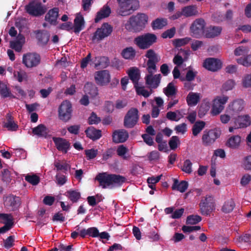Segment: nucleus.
I'll return each instance as SVG.
<instances>
[{
  "instance_id": "nucleus-34",
  "label": "nucleus",
  "mask_w": 251,
  "mask_h": 251,
  "mask_svg": "<svg viewBox=\"0 0 251 251\" xmlns=\"http://www.w3.org/2000/svg\"><path fill=\"white\" fill-rule=\"evenodd\" d=\"M85 133L88 137L93 140L98 139L101 136L100 130H97L93 127L88 128L85 130Z\"/></svg>"
},
{
  "instance_id": "nucleus-26",
  "label": "nucleus",
  "mask_w": 251,
  "mask_h": 251,
  "mask_svg": "<svg viewBox=\"0 0 251 251\" xmlns=\"http://www.w3.org/2000/svg\"><path fill=\"white\" fill-rule=\"evenodd\" d=\"M111 13V9L107 5H104L99 11L97 13L95 22H99L102 19L108 17Z\"/></svg>"
},
{
  "instance_id": "nucleus-35",
  "label": "nucleus",
  "mask_w": 251,
  "mask_h": 251,
  "mask_svg": "<svg viewBox=\"0 0 251 251\" xmlns=\"http://www.w3.org/2000/svg\"><path fill=\"white\" fill-rule=\"evenodd\" d=\"M241 142V137L238 135L232 136L230 137L226 142V146L232 149L237 148Z\"/></svg>"
},
{
  "instance_id": "nucleus-45",
  "label": "nucleus",
  "mask_w": 251,
  "mask_h": 251,
  "mask_svg": "<svg viewBox=\"0 0 251 251\" xmlns=\"http://www.w3.org/2000/svg\"><path fill=\"white\" fill-rule=\"evenodd\" d=\"M0 222L4 225L11 224L13 226V218L11 214H0Z\"/></svg>"
},
{
  "instance_id": "nucleus-18",
  "label": "nucleus",
  "mask_w": 251,
  "mask_h": 251,
  "mask_svg": "<svg viewBox=\"0 0 251 251\" xmlns=\"http://www.w3.org/2000/svg\"><path fill=\"white\" fill-rule=\"evenodd\" d=\"M221 61L214 58H209L206 59L203 62V66L206 69L215 72L220 69L222 67Z\"/></svg>"
},
{
  "instance_id": "nucleus-14",
  "label": "nucleus",
  "mask_w": 251,
  "mask_h": 251,
  "mask_svg": "<svg viewBox=\"0 0 251 251\" xmlns=\"http://www.w3.org/2000/svg\"><path fill=\"white\" fill-rule=\"evenodd\" d=\"M221 135V131L217 128L204 131L202 136V144L204 146L212 144Z\"/></svg>"
},
{
  "instance_id": "nucleus-19",
  "label": "nucleus",
  "mask_w": 251,
  "mask_h": 251,
  "mask_svg": "<svg viewBox=\"0 0 251 251\" xmlns=\"http://www.w3.org/2000/svg\"><path fill=\"white\" fill-rule=\"evenodd\" d=\"M244 105L243 100L237 99L233 101L228 105L227 110L232 114H237L243 110Z\"/></svg>"
},
{
  "instance_id": "nucleus-50",
  "label": "nucleus",
  "mask_w": 251,
  "mask_h": 251,
  "mask_svg": "<svg viewBox=\"0 0 251 251\" xmlns=\"http://www.w3.org/2000/svg\"><path fill=\"white\" fill-rule=\"evenodd\" d=\"M238 64L245 67L251 66V54L247 56L245 58H240L237 59Z\"/></svg>"
},
{
  "instance_id": "nucleus-54",
  "label": "nucleus",
  "mask_w": 251,
  "mask_h": 251,
  "mask_svg": "<svg viewBox=\"0 0 251 251\" xmlns=\"http://www.w3.org/2000/svg\"><path fill=\"white\" fill-rule=\"evenodd\" d=\"M54 166L57 171L63 170L66 172L70 168V166L66 162L61 163L59 161L55 162L54 163Z\"/></svg>"
},
{
  "instance_id": "nucleus-40",
  "label": "nucleus",
  "mask_w": 251,
  "mask_h": 251,
  "mask_svg": "<svg viewBox=\"0 0 251 251\" xmlns=\"http://www.w3.org/2000/svg\"><path fill=\"white\" fill-rule=\"evenodd\" d=\"M167 24V21L164 18H157L151 24L153 29H161Z\"/></svg>"
},
{
  "instance_id": "nucleus-33",
  "label": "nucleus",
  "mask_w": 251,
  "mask_h": 251,
  "mask_svg": "<svg viewBox=\"0 0 251 251\" xmlns=\"http://www.w3.org/2000/svg\"><path fill=\"white\" fill-rule=\"evenodd\" d=\"M235 203L232 199H229L225 201L222 207L221 210L225 213H229L233 211Z\"/></svg>"
},
{
  "instance_id": "nucleus-43",
  "label": "nucleus",
  "mask_w": 251,
  "mask_h": 251,
  "mask_svg": "<svg viewBox=\"0 0 251 251\" xmlns=\"http://www.w3.org/2000/svg\"><path fill=\"white\" fill-rule=\"evenodd\" d=\"M65 196L68 197L69 199L73 202H76L80 197V194L79 192L75 191L70 190L67 191L65 194Z\"/></svg>"
},
{
  "instance_id": "nucleus-21",
  "label": "nucleus",
  "mask_w": 251,
  "mask_h": 251,
  "mask_svg": "<svg viewBox=\"0 0 251 251\" xmlns=\"http://www.w3.org/2000/svg\"><path fill=\"white\" fill-rule=\"evenodd\" d=\"M222 31L221 26L210 25L205 29L204 37L207 38H214L219 36Z\"/></svg>"
},
{
  "instance_id": "nucleus-48",
  "label": "nucleus",
  "mask_w": 251,
  "mask_h": 251,
  "mask_svg": "<svg viewBox=\"0 0 251 251\" xmlns=\"http://www.w3.org/2000/svg\"><path fill=\"white\" fill-rule=\"evenodd\" d=\"M25 180L33 185H36L38 184L40 181V178L39 176L36 175H27L25 176Z\"/></svg>"
},
{
  "instance_id": "nucleus-13",
  "label": "nucleus",
  "mask_w": 251,
  "mask_h": 251,
  "mask_svg": "<svg viewBox=\"0 0 251 251\" xmlns=\"http://www.w3.org/2000/svg\"><path fill=\"white\" fill-rule=\"evenodd\" d=\"M139 120L138 111L135 108H131L127 112L124 118V126L128 128L133 127Z\"/></svg>"
},
{
  "instance_id": "nucleus-30",
  "label": "nucleus",
  "mask_w": 251,
  "mask_h": 251,
  "mask_svg": "<svg viewBox=\"0 0 251 251\" xmlns=\"http://www.w3.org/2000/svg\"><path fill=\"white\" fill-rule=\"evenodd\" d=\"M6 118L7 121L4 124V127H6L8 130L10 131L17 130L18 126L15 123L13 117L12 116L11 114L10 113H7Z\"/></svg>"
},
{
  "instance_id": "nucleus-55",
  "label": "nucleus",
  "mask_w": 251,
  "mask_h": 251,
  "mask_svg": "<svg viewBox=\"0 0 251 251\" xmlns=\"http://www.w3.org/2000/svg\"><path fill=\"white\" fill-rule=\"evenodd\" d=\"M14 77L19 81L22 82L23 80H26L27 78V75L25 72H14Z\"/></svg>"
},
{
  "instance_id": "nucleus-28",
  "label": "nucleus",
  "mask_w": 251,
  "mask_h": 251,
  "mask_svg": "<svg viewBox=\"0 0 251 251\" xmlns=\"http://www.w3.org/2000/svg\"><path fill=\"white\" fill-rule=\"evenodd\" d=\"M84 27V21L83 16L77 14L74 20V31L79 33Z\"/></svg>"
},
{
  "instance_id": "nucleus-41",
  "label": "nucleus",
  "mask_w": 251,
  "mask_h": 251,
  "mask_svg": "<svg viewBox=\"0 0 251 251\" xmlns=\"http://www.w3.org/2000/svg\"><path fill=\"white\" fill-rule=\"evenodd\" d=\"M205 125L203 121H197L194 125L192 128V133L194 136H197L203 129Z\"/></svg>"
},
{
  "instance_id": "nucleus-56",
  "label": "nucleus",
  "mask_w": 251,
  "mask_h": 251,
  "mask_svg": "<svg viewBox=\"0 0 251 251\" xmlns=\"http://www.w3.org/2000/svg\"><path fill=\"white\" fill-rule=\"evenodd\" d=\"M249 49L246 47H239L234 50V54L236 56L244 55L248 52Z\"/></svg>"
},
{
  "instance_id": "nucleus-23",
  "label": "nucleus",
  "mask_w": 251,
  "mask_h": 251,
  "mask_svg": "<svg viewBox=\"0 0 251 251\" xmlns=\"http://www.w3.org/2000/svg\"><path fill=\"white\" fill-rule=\"evenodd\" d=\"M128 137V133L124 129L115 131L113 134V141L116 143H123Z\"/></svg>"
},
{
  "instance_id": "nucleus-42",
  "label": "nucleus",
  "mask_w": 251,
  "mask_h": 251,
  "mask_svg": "<svg viewBox=\"0 0 251 251\" xmlns=\"http://www.w3.org/2000/svg\"><path fill=\"white\" fill-rule=\"evenodd\" d=\"M49 34L46 31H38L36 33V38L41 44H46L49 40Z\"/></svg>"
},
{
  "instance_id": "nucleus-52",
  "label": "nucleus",
  "mask_w": 251,
  "mask_h": 251,
  "mask_svg": "<svg viewBox=\"0 0 251 251\" xmlns=\"http://www.w3.org/2000/svg\"><path fill=\"white\" fill-rule=\"evenodd\" d=\"M192 163L189 159H186L183 163L181 167L182 171L187 174H191L192 172Z\"/></svg>"
},
{
  "instance_id": "nucleus-12",
  "label": "nucleus",
  "mask_w": 251,
  "mask_h": 251,
  "mask_svg": "<svg viewBox=\"0 0 251 251\" xmlns=\"http://www.w3.org/2000/svg\"><path fill=\"white\" fill-rule=\"evenodd\" d=\"M72 108L71 102L68 100L63 101L58 109V116L60 120L67 122L72 117Z\"/></svg>"
},
{
  "instance_id": "nucleus-31",
  "label": "nucleus",
  "mask_w": 251,
  "mask_h": 251,
  "mask_svg": "<svg viewBox=\"0 0 251 251\" xmlns=\"http://www.w3.org/2000/svg\"><path fill=\"white\" fill-rule=\"evenodd\" d=\"M200 99V94L199 93L190 92L186 98V101L189 105H196Z\"/></svg>"
},
{
  "instance_id": "nucleus-58",
  "label": "nucleus",
  "mask_w": 251,
  "mask_h": 251,
  "mask_svg": "<svg viewBox=\"0 0 251 251\" xmlns=\"http://www.w3.org/2000/svg\"><path fill=\"white\" fill-rule=\"evenodd\" d=\"M242 85L245 88L251 87V74L246 75L243 77Z\"/></svg>"
},
{
  "instance_id": "nucleus-60",
  "label": "nucleus",
  "mask_w": 251,
  "mask_h": 251,
  "mask_svg": "<svg viewBox=\"0 0 251 251\" xmlns=\"http://www.w3.org/2000/svg\"><path fill=\"white\" fill-rule=\"evenodd\" d=\"M56 183L59 185H64L67 181L66 176L61 174H57L56 175Z\"/></svg>"
},
{
  "instance_id": "nucleus-57",
  "label": "nucleus",
  "mask_w": 251,
  "mask_h": 251,
  "mask_svg": "<svg viewBox=\"0 0 251 251\" xmlns=\"http://www.w3.org/2000/svg\"><path fill=\"white\" fill-rule=\"evenodd\" d=\"M179 138L176 136L172 137L169 142V145L172 150H175L177 147L178 143H179Z\"/></svg>"
},
{
  "instance_id": "nucleus-36",
  "label": "nucleus",
  "mask_w": 251,
  "mask_h": 251,
  "mask_svg": "<svg viewBox=\"0 0 251 251\" xmlns=\"http://www.w3.org/2000/svg\"><path fill=\"white\" fill-rule=\"evenodd\" d=\"M128 75L134 83V87H135V85H139L138 81L140 78V72L137 68H132L131 69L128 71Z\"/></svg>"
},
{
  "instance_id": "nucleus-10",
  "label": "nucleus",
  "mask_w": 251,
  "mask_h": 251,
  "mask_svg": "<svg viewBox=\"0 0 251 251\" xmlns=\"http://www.w3.org/2000/svg\"><path fill=\"white\" fill-rule=\"evenodd\" d=\"M199 205L201 213L203 215H210L215 209L214 200L211 196H206L202 198Z\"/></svg>"
},
{
  "instance_id": "nucleus-15",
  "label": "nucleus",
  "mask_w": 251,
  "mask_h": 251,
  "mask_svg": "<svg viewBox=\"0 0 251 251\" xmlns=\"http://www.w3.org/2000/svg\"><path fill=\"white\" fill-rule=\"evenodd\" d=\"M40 56L36 53H28L23 57V63L27 68L35 67L40 64Z\"/></svg>"
},
{
  "instance_id": "nucleus-8",
  "label": "nucleus",
  "mask_w": 251,
  "mask_h": 251,
  "mask_svg": "<svg viewBox=\"0 0 251 251\" xmlns=\"http://www.w3.org/2000/svg\"><path fill=\"white\" fill-rule=\"evenodd\" d=\"M206 23L202 18L196 19L191 24L190 31L192 36L199 38L201 36H204Z\"/></svg>"
},
{
  "instance_id": "nucleus-44",
  "label": "nucleus",
  "mask_w": 251,
  "mask_h": 251,
  "mask_svg": "<svg viewBox=\"0 0 251 251\" xmlns=\"http://www.w3.org/2000/svg\"><path fill=\"white\" fill-rule=\"evenodd\" d=\"M163 92L168 97H173L176 94V89L172 83H169L167 86L164 88Z\"/></svg>"
},
{
  "instance_id": "nucleus-37",
  "label": "nucleus",
  "mask_w": 251,
  "mask_h": 251,
  "mask_svg": "<svg viewBox=\"0 0 251 251\" xmlns=\"http://www.w3.org/2000/svg\"><path fill=\"white\" fill-rule=\"evenodd\" d=\"M121 54L126 59H132L136 55V51L131 47H127L123 50Z\"/></svg>"
},
{
  "instance_id": "nucleus-2",
  "label": "nucleus",
  "mask_w": 251,
  "mask_h": 251,
  "mask_svg": "<svg viewBox=\"0 0 251 251\" xmlns=\"http://www.w3.org/2000/svg\"><path fill=\"white\" fill-rule=\"evenodd\" d=\"M148 17L143 13H138L131 16L125 24V28L130 31L137 32L141 30L147 24Z\"/></svg>"
},
{
  "instance_id": "nucleus-5",
  "label": "nucleus",
  "mask_w": 251,
  "mask_h": 251,
  "mask_svg": "<svg viewBox=\"0 0 251 251\" xmlns=\"http://www.w3.org/2000/svg\"><path fill=\"white\" fill-rule=\"evenodd\" d=\"M119 4V14L125 16L129 15L131 12L136 10L138 7L136 0H117Z\"/></svg>"
},
{
  "instance_id": "nucleus-63",
  "label": "nucleus",
  "mask_w": 251,
  "mask_h": 251,
  "mask_svg": "<svg viewBox=\"0 0 251 251\" xmlns=\"http://www.w3.org/2000/svg\"><path fill=\"white\" fill-rule=\"evenodd\" d=\"M235 86V82L231 79L227 80L223 85V89L227 91L232 89Z\"/></svg>"
},
{
  "instance_id": "nucleus-39",
  "label": "nucleus",
  "mask_w": 251,
  "mask_h": 251,
  "mask_svg": "<svg viewBox=\"0 0 251 251\" xmlns=\"http://www.w3.org/2000/svg\"><path fill=\"white\" fill-rule=\"evenodd\" d=\"M84 91L92 97H95L98 94V90L96 86L91 83H87L84 86Z\"/></svg>"
},
{
  "instance_id": "nucleus-47",
  "label": "nucleus",
  "mask_w": 251,
  "mask_h": 251,
  "mask_svg": "<svg viewBox=\"0 0 251 251\" xmlns=\"http://www.w3.org/2000/svg\"><path fill=\"white\" fill-rule=\"evenodd\" d=\"M191 40V39L189 37L177 39L173 41V44L176 47H180L187 44Z\"/></svg>"
},
{
  "instance_id": "nucleus-11",
  "label": "nucleus",
  "mask_w": 251,
  "mask_h": 251,
  "mask_svg": "<svg viewBox=\"0 0 251 251\" xmlns=\"http://www.w3.org/2000/svg\"><path fill=\"white\" fill-rule=\"evenodd\" d=\"M228 97L226 96H218L213 100L211 114L217 116L221 113L225 108V104L227 102Z\"/></svg>"
},
{
  "instance_id": "nucleus-20",
  "label": "nucleus",
  "mask_w": 251,
  "mask_h": 251,
  "mask_svg": "<svg viewBox=\"0 0 251 251\" xmlns=\"http://www.w3.org/2000/svg\"><path fill=\"white\" fill-rule=\"evenodd\" d=\"M52 139L58 151L67 153L70 146L69 141L60 137H53Z\"/></svg>"
},
{
  "instance_id": "nucleus-53",
  "label": "nucleus",
  "mask_w": 251,
  "mask_h": 251,
  "mask_svg": "<svg viewBox=\"0 0 251 251\" xmlns=\"http://www.w3.org/2000/svg\"><path fill=\"white\" fill-rule=\"evenodd\" d=\"M176 113L179 114L180 112L178 110H177L176 112L169 111L166 114V118L170 121H178L181 117H178Z\"/></svg>"
},
{
  "instance_id": "nucleus-22",
  "label": "nucleus",
  "mask_w": 251,
  "mask_h": 251,
  "mask_svg": "<svg viewBox=\"0 0 251 251\" xmlns=\"http://www.w3.org/2000/svg\"><path fill=\"white\" fill-rule=\"evenodd\" d=\"M250 117L247 115H241L234 119L235 128H244L250 126Z\"/></svg>"
},
{
  "instance_id": "nucleus-61",
  "label": "nucleus",
  "mask_w": 251,
  "mask_h": 251,
  "mask_svg": "<svg viewBox=\"0 0 251 251\" xmlns=\"http://www.w3.org/2000/svg\"><path fill=\"white\" fill-rule=\"evenodd\" d=\"M10 46L12 49H14L17 52H20L22 50V44L20 41H11Z\"/></svg>"
},
{
  "instance_id": "nucleus-38",
  "label": "nucleus",
  "mask_w": 251,
  "mask_h": 251,
  "mask_svg": "<svg viewBox=\"0 0 251 251\" xmlns=\"http://www.w3.org/2000/svg\"><path fill=\"white\" fill-rule=\"evenodd\" d=\"M128 151V149L123 145L118 146L117 149V154L124 160H128L130 158Z\"/></svg>"
},
{
  "instance_id": "nucleus-29",
  "label": "nucleus",
  "mask_w": 251,
  "mask_h": 251,
  "mask_svg": "<svg viewBox=\"0 0 251 251\" xmlns=\"http://www.w3.org/2000/svg\"><path fill=\"white\" fill-rule=\"evenodd\" d=\"M183 16L186 17L195 16L198 14V7L195 5L185 6L182 8Z\"/></svg>"
},
{
  "instance_id": "nucleus-64",
  "label": "nucleus",
  "mask_w": 251,
  "mask_h": 251,
  "mask_svg": "<svg viewBox=\"0 0 251 251\" xmlns=\"http://www.w3.org/2000/svg\"><path fill=\"white\" fill-rule=\"evenodd\" d=\"M243 167L245 170H251V156L249 155L244 158Z\"/></svg>"
},
{
  "instance_id": "nucleus-17",
  "label": "nucleus",
  "mask_w": 251,
  "mask_h": 251,
  "mask_svg": "<svg viewBox=\"0 0 251 251\" xmlns=\"http://www.w3.org/2000/svg\"><path fill=\"white\" fill-rule=\"evenodd\" d=\"M161 79V75L160 74H147L145 77L146 84L151 90L156 89L159 86Z\"/></svg>"
},
{
  "instance_id": "nucleus-3",
  "label": "nucleus",
  "mask_w": 251,
  "mask_h": 251,
  "mask_svg": "<svg viewBox=\"0 0 251 251\" xmlns=\"http://www.w3.org/2000/svg\"><path fill=\"white\" fill-rule=\"evenodd\" d=\"M157 37L152 33H146L135 38L134 44L140 49L145 50L149 48L153 44L156 42Z\"/></svg>"
},
{
  "instance_id": "nucleus-1",
  "label": "nucleus",
  "mask_w": 251,
  "mask_h": 251,
  "mask_svg": "<svg viewBox=\"0 0 251 251\" xmlns=\"http://www.w3.org/2000/svg\"><path fill=\"white\" fill-rule=\"evenodd\" d=\"M95 179L99 181V185L104 189L121 186L126 181V177L123 176L107 173L99 174Z\"/></svg>"
},
{
  "instance_id": "nucleus-7",
  "label": "nucleus",
  "mask_w": 251,
  "mask_h": 251,
  "mask_svg": "<svg viewBox=\"0 0 251 251\" xmlns=\"http://www.w3.org/2000/svg\"><path fill=\"white\" fill-rule=\"evenodd\" d=\"M113 31V27L107 23H103L100 27L98 28L92 37L94 42H99L109 36Z\"/></svg>"
},
{
  "instance_id": "nucleus-27",
  "label": "nucleus",
  "mask_w": 251,
  "mask_h": 251,
  "mask_svg": "<svg viewBox=\"0 0 251 251\" xmlns=\"http://www.w3.org/2000/svg\"><path fill=\"white\" fill-rule=\"evenodd\" d=\"M32 132L39 137L46 138L49 134V130L44 125L40 124L32 129Z\"/></svg>"
},
{
  "instance_id": "nucleus-51",
  "label": "nucleus",
  "mask_w": 251,
  "mask_h": 251,
  "mask_svg": "<svg viewBox=\"0 0 251 251\" xmlns=\"http://www.w3.org/2000/svg\"><path fill=\"white\" fill-rule=\"evenodd\" d=\"M98 153V150L95 149L85 150V154L87 160H91L95 158L97 156Z\"/></svg>"
},
{
  "instance_id": "nucleus-4",
  "label": "nucleus",
  "mask_w": 251,
  "mask_h": 251,
  "mask_svg": "<svg viewBox=\"0 0 251 251\" xmlns=\"http://www.w3.org/2000/svg\"><path fill=\"white\" fill-rule=\"evenodd\" d=\"M25 9L29 15L34 17H39L46 13L47 7L41 2L33 0L25 6Z\"/></svg>"
},
{
  "instance_id": "nucleus-6",
  "label": "nucleus",
  "mask_w": 251,
  "mask_h": 251,
  "mask_svg": "<svg viewBox=\"0 0 251 251\" xmlns=\"http://www.w3.org/2000/svg\"><path fill=\"white\" fill-rule=\"evenodd\" d=\"M3 201L4 207L9 211L17 210L21 204L20 198L13 194L4 195Z\"/></svg>"
},
{
  "instance_id": "nucleus-9",
  "label": "nucleus",
  "mask_w": 251,
  "mask_h": 251,
  "mask_svg": "<svg viewBox=\"0 0 251 251\" xmlns=\"http://www.w3.org/2000/svg\"><path fill=\"white\" fill-rule=\"evenodd\" d=\"M145 56L149 59L147 62L148 74H153L157 71L156 64L160 60V57L151 49L147 51Z\"/></svg>"
},
{
  "instance_id": "nucleus-59",
  "label": "nucleus",
  "mask_w": 251,
  "mask_h": 251,
  "mask_svg": "<svg viewBox=\"0 0 251 251\" xmlns=\"http://www.w3.org/2000/svg\"><path fill=\"white\" fill-rule=\"evenodd\" d=\"M175 130L177 133L183 134L187 131V125L185 123H182L177 125L175 127Z\"/></svg>"
},
{
  "instance_id": "nucleus-62",
  "label": "nucleus",
  "mask_w": 251,
  "mask_h": 251,
  "mask_svg": "<svg viewBox=\"0 0 251 251\" xmlns=\"http://www.w3.org/2000/svg\"><path fill=\"white\" fill-rule=\"evenodd\" d=\"M201 229V227L198 226H183L182 227V230L184 233H190L193 231H197Z\"/></svg>"
},
{
  "instance_id": "nucleus-25",
  "label": "nucleus",
  "mask_w": 251,
  "mask_h": 251,
  "mask_svg": "<svg viewBox=\"0 0 251 251\" xmlns=\"http://www.w3.org/2000/svg\"><path fill=\"white\" fill-rule=\"evenodd\" d=\"M92 63L96 68L101 69L106 68L109 64V61L107 57L105 56H97L93 60Z\"/></svg>"
},
{
  "instance_id": "nucleus-24",
  "label": "nucleus",
  "mask_w": 251,
  "mask_h": 251,
  "mask_svg": "<svg viewBox=\"0 0 251 251\" xmlns=\"http://www.w3.org/2000/svg\"><path fill=\"white\" fill-rule=\"evenodd\" d=\"M59 9L55 7L50 9L46 14L45 19L51 25H55L58 17Z\"/></svg>"
},
{
  "instance_id": "nucleus-16",
  "label": "nucleus",
  "mask_w": 251,
  "mask_h": 251,
  "mask_svg": "<svg viewBox=\"0 0 251 251\" xmlns=\"http://www.w3.org/2000/svg\"><path fill=\"white\" fill-rule=\"evenodd\" d=\"M95 80L98 85L104 86L110 82L111 76L107 70H101L95 73Z\"/></svg>"
},
{
  "instance_id": "nucleus-32",
  "label": "nucleus",
  "mask_w": 251,
  "mask_h": 251,
  "mask_svg": "<svg viewBox=\"0 0 251 251\" xmlns=\"http://www.w3.org/2000/svg\"><path fill=\"white\" fill-rule=\"evenodd\" d=\"M188 182L185 181L179 182L177 179H175L172 188L173 190H176L180 192H184L188 188Z\"/></svg>"
},
{
  "instance_id": "nucleus-49",
  "label": "nucleus",
  "mask_w": 251,
  "mask_h": 251,
  "mask_svg": "<svg viewBox=\"0 0 251 251\" xmlns=\"http://www.w3.org/2000/svg\"><path fill=\"white\" fill-rule=\"evenodd\" d=\"M201 221V218L199 215H190L187 217L186 223L188 224L195 225Z\"/></svg>"
},
{
  "instance_id": "nucleus-46",
  "label": "nucleus",
  "mask_w": 251,
  "mask_h": 251,
  "mask_svg": "<svg viewBox=\"0 0 251 251\" xmlns=\"http://www.w3.org/2000/svg\"><path fill=\"white\" fill-rule=\"evenodd\" d=\"M135 89L137 93L139 95H142L145 98L149 97L152 93V90L149 92L145 89L144 87L139 86V85H135Z\"/></svg>"
}]
</instances>
